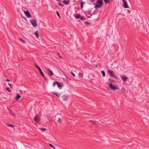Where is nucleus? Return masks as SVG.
<instances>
[{"mask_svg":"<svg viewBox=\"0 0 149 149\" xmlns=\"http://www.w3.org/2000/svg\"><path fill=\"white\" fill-rule=\"evenodd\" d=\"M35 34L36 36L37 37H38L39 34H38V31H36V32H35Z\"/></svg>","mask_w":149,"mask_h":149,"instance_id":"a211bd4d","label":"nucleus"},{"mask_svg":"<svg viewBox=\"0 0 149 149\" xmlns=\"http://www.w3.org/2000/svg\"><path fill=\"white\" fill-rule=\"evenodd\" d=\"M103 4L102 0H98L95 4V8H98L101 7Z\"/></svg>","mask_w":149,"mask_h":149,"instance_id":"f257e3e1","label":"nucleus"},{"mask_svg":"<svg viewBox=\"0 0 149 149\" xmlns=\"http://www.w3.org/2000/svg\"><path fill=\"white\" fill-rule=\"evenodd\" d=\"M54 94L56 96H57L58 97H60L59 95L57 93H54Z\"/></svg>","mask_w":149,"mask_h":149,"instance_id":"a878e982","label":"nucleus"},{"mask_svg":"<svg viewBox=\"0 0 149 149\" xmlns=\"http://www.w3.org/2000/svg\"><path fill=\"white\" fill-rule=\"evenodd\" d=\"M80 18L81 19V20H83V19H84V18H83V17H80Z\"/></svg>","mask_w":149,"mask_h":149,"instance_id":"c9c22d12","label":"nucleus"},{"mask_svg":"<svg viewBox=\"0 0 149 149\" xmlns=\"http://www.w3.org/2000/svg\"><path fill=\"white\" fill-rule=\"evenodd\" d=\"M8 125L10 127H14V125L12 124H9Z\"/></svg>","mask_w":149,"mask_h":149,"instance_id":"c85d7f7f","label":"nucleus"},{"mask_svg":"<svg viewBox=\"0 0 149 149\" xmlns=\"http://www.w3.org/2000/svg\"><path fill=\"white\" fill-rule=\"evenodd\" d=\"M56 82V84L58 86V87L60 88H61L63 85L62 84L59 82L57 81Z\"/></svg>","mask_w":149,"mask_h":149,"instance_id":"9b49d317","label":"nucleus"},{"mask_svg":"<svg viewBox=\"0 0 149 149\" xmlns=\"http://www.w3.org/2000/svg\"><path fill=\"white\" fill-rule=\"evenodd\" d=\"M39 129H41V130L42 131H45L46 130V129L44 128H39Z\"/></svg>","mask_w":149,"mask_h":149,"instance_id":"cd10ccee","label":"nucleus"},{"mask_svg":"<svg viewBox=\"0 0 149 149\" xmlns=\"http://www.w3.org/2000/svg\"><path fill=\"white\" fill-rule=\"evenodd\" d=\"M122 1L123 3V6L124 7L126 8H128V6H127V3L125 1V0H122Z\"/></svg>","mask_w":149,"mask_h":149,"instance_id":"9d476101","label":"nucleus"},{"mask_svg":"<svg viewBox=\"0 0 149 149\" xmlns=\"http://www.w3.org/2000/svg\"><path fill=\"white\" fill-rule=\"evenodd\" d=\"M9 112L11 114H12L14 117H15V114L14 113V112L12 110H9Z\"/></svg>","mask_w":149,"mask_h":149,"instance_id":"4468645a","label":"nucleus"},{"mask_svg":"<svg viewBox=\"0 0 149 149\" xmlns=\"http://www.w3.org/2000/svg\"><path fill=\"white\" fill-rule=\"evenodd\" d=\"M104 1L105 3L108 4L111 1V0H104Z\"/></svg>","mask_w":149,"mask_h":149,"instance_id":"dca6fc26","label":"nucleus"},{"mask_svg":"<svg viewBox=\"0 0 149 149\" xmlns=\"http://www.w3.org/2000/svg\"><path fill=\"white\" fill-rule=\"evenodd\" d=\"M94 0H91V1L92 2H93L94 1Z\"/></svg>","mask_w":149,"mask_h":149,"instance_id":"58836bf2","label":"nucleus"},{"mask_svg":"<svg viewBox=\"0 0 149 149\" xmlns=\"http://www.w3.org/2000/svg\"><path fill=\"white\" fill-rule=\"evenodd\" d=\"M79 77H82L83 75V74L81 73H79Z\"/></svg>","mask_w":149,"mask_h":149,"instance_id":"6ab92c4d","label":"nucleus"},{"mask_svg":"<svg viewBox=\"0 0 149 149\" xmlns=\"http://www.w3.org/2000/svg\"><path fill=\"white\" fill-rule=\"evenodd\" d=\"M25 14H26V16L27 17H31V15L30 13H29V11H25Z\"/></svg>","mask_w":149,"mask_h":149,"instance_id":"1a4fd4ad","label":"nucleus"},{"mask_svg":"<svg viewBox=\"0 0 149 149\" xmlns=\"http://www.w3.org/2000/svg\"><path fill=\"white\" fill-rule=\"evenodd\" d=\"M56 12L57 15L60 18H61V17L60 16V15H59V14L58 12V11H56Z\"/></svg>","mask_w":149,"mask_h":149,"instance_id":"393cba45","label":"nucleus"},{"mask_svg":"<svg viewBox=\"0 0 149 149\" xmlns=\"http://www.w3.org/2000/svg\"><path fill=\"white\" fill-rule=\"evenodd\" d=\"M35 66L38 69L39 71L40 72V73L41 74V75L43 77V78L45 80H46V77L45 76L44 73L42 72V70L41 69L40 67L38 66L36 64H34Z\"/></svg>","mask_w":149,"mask_h":149,"instance_id":"f03ea898","label":"nucleus"},{"mask_svg":"<svg viewBox=\"0 0 149 149\" xmlns=\"http://www.w3.org/2000/svg\"><path fill=\"white\" fill-rule=\"evenodd\" d=\"M85 24H89V23L87 22H85Z\"/></svg>","mask_w":149,"mask_h":149,"instance_id":"f704fd0d","label":"nucleus"},{"mask_svg":"<svg viewBox=\"0 0 149 149\" xmlns=\"http://www.w3.org/2000/svg\"><path fill=\"white\" fill-rule=\"evenodd\" d=\"M8 85L9 86H11V84H10V83H8Z\"/></svg>","mask_w":149,"mask_h":149,"instance_id":"e433bc0d","label":"nucleus"},{"mask_svg":"<svg viewBox=\"0 0 149 149\" xmlns=\"http://www.w3.org/2000/svg\"><path fill=\"white\" fill-rule=\"evenodd\" d=\"M58 122L60 123H61V119H60V118H58Z\"/></svg>","mask_w":149,"mask_h":149,"instance_id":"bb28decb","label":"nucleus"},{"mask_svg":"<svg viewBox=\"0 0 149 149\" xmlns=\"http://www.w3.org/2000/svg\"><path fill=\"white\" fill-rule=\"evenodd\" d=\"M49 145L50 147L53 148H54V147L53 145H52V144H51L50 143H49Z\"/></svg>","mask_w":149,"mask_h":149,"instance_id":"c756f323","label":"nucleus"},{"mask_svg":"<svg viewBox=\"0 0 149 149\" xmlns=\"http://www.w3.org/2000/svg\"><path fill=\"white\" fill-rule=\"evenodd\" d=\"M19 39L23 43H25V41L24 40L21 39V38H19Z\"/></svg>","mask_w":149,"mask_h":149,"instance_id":"5701e85b","label":"nucleus"},{"mask_svg":"<svg viewBox=\"0 0 149 149\" xmlns=\"http://www.w3.org/2000/svg\"><path fill=\"white\" fill-rule=\"evenodd\" d=\"M84 2H83L82 1H81V7L82 8H83V4L84 3Z\"/></svg>","mask_w":149,"mask_h":149,"instance_id":"b1692460","label":"nucleus"},{"mask_svg":"<svg viewBox=\"0 0 149 149\" xmlns=\"http://www.w3.org/2000/svg\"><path fill=\"white\" fill-rule=\"evenodd\" d=\"M7 109L9 110H9H10V109H9V108L8 107H7Z\"/></svg>","mask_w":149,"mask_h":149,"instance_id":"4c0bfd02","label":"nucleus"},{"mask_svg":"<svg viewBox=\"0 0 149 149\" xmlns=\"http://www.w3.org/2000/svg\"><path fill=\"white\" fill-rule=\"evenodd\" d=\"M121 91L122 93H125V89L124 88H123L121 89Z\"/></svg>","mask_w":149,"mask_h":149,"instance_id":"aec40b11","label":"nucleus"},{"mask_svg":"<svg viewBox=\"0 0 149 149\" xmlns=\"http://www.w3.org/2000/svg\"><path fill=\"white\" fill-rule=\"evenodd\" d=\"M6 81L7 82H9L10 81V80L9 79H7L6 80Z\"/></svg>","mask_w":149,"mask_h":149,"instance_id":"473e14b6","label":"nucleus"},{"mask_svg":"<svg viewBox=\"0 0 149 149\" xmlns=\"http://www.w3.org/2000/svg\"><path fill=\"white\" fill-rule=\"evenodd\" d=\"M21 97V96H20L18 93H17L16 96L15 97V99L16 100H18Z\"/></svg>","mask_w":149,"mask_h":149,"instance_id":"ddd939ff","label":"nucleus"},{"mask_svg":"<svg viewBox=\"0 0 149 149\" xmlns=\"http://www.w3.org/2000/svg\"><path fill=\"white\" fill-rule=\"evenodd\" d=\"M6 90L9 92H10L11 91V90L8 87H7L6 88Z\"/></svg>","mask_w":149,"mask_h":149,"instance_id":"4be33fe9","label":"nucleus"},{"mask_svg":"<svg viewBox=\"0 0 149 149\" xmlns=\"http://www.w3.org/2000/svg\"><path fill=\"white\" fill-rule=\"evenodd\" d=\"M101 72L102 74V76L103 77H105V74L104 71H101Z\"/></svg>","mask_w":149,"mask_h":149,"instance_id":"f3484780","label":"nucleus"},{"mask_svg":"<svg viewBox=\"0 0 149 149\" xmlns=\"http://www.w3.org/2000/svg\"><path fill=\"white\" fill-rule=\"evenodd\" d=\"M59 4L61 6H63V4H62L61 3H59Z\"/></svg>","mask_w":149,"mask_h":149,"instance_id":"72a5a7b5","label":"nucleus"},{"mask_svg":"<svg viewBox=\"0 0 149 149\" xmlns=\"http://www.w3.org/2000/svg\"><path fill=\"white\" fill-rule=\"evenodd\" d=\"M68 98V95L67 94H65L62 97V98L63 101H66Z\"/></svg>","mask_w":149,"mask_h":149,"instance_id":"20e7f679","label":"nucleus"},{"mask_svg":"<svg viewBox=\"0 0 149 149\" xmlns=\"http://www.w3.org/2000/svg\"><path fill=\"white\" fill-rule=\"evenodd\" d=\"M57 81H55V82H54L53 83V85L54 86H55L56 85V82H57Z\"/></svg>","mask_w":149,"mask_h":149,"instance_id":"2f4dec72","label":"nucleus"},{"mask_svg":"<svg viewBox=\"0 0 149 149\" xmlns=\"http://www.w3.org/2000/svg\"><path fill=\"white\" fill-rule=\"evenodd\" d=\"M70 73H71V74L72 75H73L74 77H75V74L72 72H70Z\"/></svg>","mask_w":149,"mask_h":149,"instance_id":"7c9ffc66","label":"nucleus"},{"mask_svg":"<svg viewBox=\"0 0 149 149\" xmlns=\"http://www.w3.org/2000/svg\"><path fill=\"white\" fill-rule=\"evenodd\" d=\"M54 149H56V148H54Z\"/></svg>","mask_w":149,"mask_h":149,"instance_id":"a19ab883","label":"nucleus"},{"mask_svg":"<svg viewBox=\"0 0 149 149\" xmlns=\"http://www.w3.org/2000/svg\"><path fill=\"white\" fill-rule=\"evenodd\" d=\"M108 73L111 76L114 77V74H113V72L111 70H108Z\"/></svg>","mask_w":149,"mask_h":149,"instance_id":"f8f14e48","label":"nucleus"},{"mask_svg":"<svg viewBox=\"0 0 149 149\" xmlns=\"http://www.w3.org/2000/svg\"><path fill=\"white\" fill-rule=\"evenodd\" d=\"M31 23L32 24L34 27H35L37 26V24L35 20L34 19H32L31 21Z\"/></svg>","mask_w":149,"mask_h":149,"instance_id":"6e6552de","label":"nucleus"},{"mask_svg":"<svg viewBox=\"0 0 149 149\" xmlns=\"http://www.w3.org/2000/svg\"><path fill=\"white\" fill-rule=\"evenodd\" d=\"M69 2L68 0H64L63 1V3L65 5L68 4Z\"/></svg>","mask_w":149,"mask_h":149,"instance_id":"2eb2a0df","label":"nucleus"},{"mask_svg":"<svg viewBox=\"0 0 149 149\" xmlns=\"http://www.w3.org/2000/svg\"><path fill=\"white\" fill-rule=\"evenodd\" d=\"M121 78L123 82H125L128 79V77L125 75L121 76Z\"/></svg>","mask_w":149,"mask_h":149,"instance_id":"39448f33","label":"nucleus"},{"mask_svg":"<svg viewBox=\"0 0 149 149\" xmlns=\"http://www.w3.org/2000/svg\"><path fill=\"white\" fill-rule=\"evenodd\" d=\"M60 58H61V56H60Z\"/></svg>","mask_w":149,"mask_h":149,"instance_id":"ea45409f","label":"nucleus"},{"mask_svg":"<svg viewBox=\"0 0 149 149\" xmlns=\"http://www.w3.org/2000/svg\"><path fill=\"white\" fill-rule=\"evenodd\" d=\"M80 15L79 14H77V15H76V17L77 18H80Z\"/></svg>","mask_w":149,"mask_h":149,"instance_id":"412c9836","label":"nucleus"},{"mask_svg":"<svg viewBox=\"0 0 149 149\" xmlns=\"http://www.w3.org/2000/svg\"><path fill=\"white\" fill-rule=\"evenodd\" d=\"M34 120L36 123H39L40 121V118L38 116H34Z\"/></svg>","mask_w":149,"mask_h":149,"instance_id":"0eeeda50","label":"nucleus"},{"mask_svg":"<svg viewBox=\"0 0 149 149\" xmlns=\"http://www.w3.org/2000/svg\"><path fill=\"white\" fill-rule=\"evenodd\" d=\"M47 73L49 75L52 76L54 74L53 72L50 69H47Z\"/></svg>","mask_w":149,"mask_h":149,"instance_id":"423d86ee","label":"nucleus"},{"mask_svg":"<svg viewBox=\"0 0 149 149\" xmlns=\"http://www.w3.org/2000/svg\"><path fill=\"white\" fill-rule=\"evenodd\" d=\"M109 86L111 90H116L117 89L116 86L111 83H110L109 84Z\"/></svg>","mask_w":149,"mask_h":149,"instance_id":"7ed1b4c3","label":"nucleus"}]
</instances>
